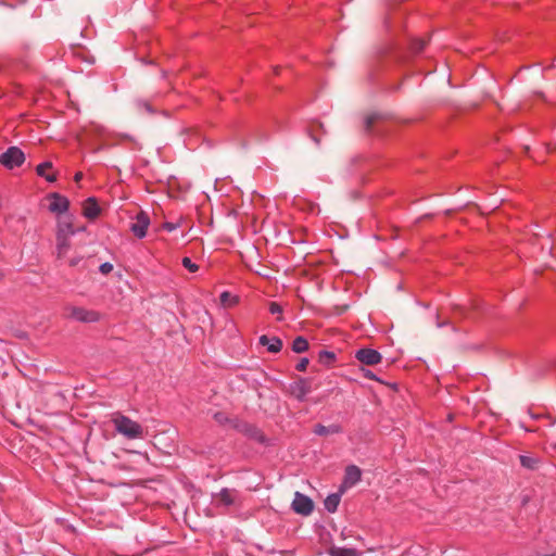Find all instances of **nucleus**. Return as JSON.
Segmentation results:
<instances>
[{"label":"nucleus","mask_w":556,"mask_h":556,"mask_svg":"<svg viewBox=\"0 0 556 556\" xmlns=\"http://www.w3.org/2000/svg\"><path fill=\"white\" fill-rule=\"evenodd\" d=\"M111 421L116 432L128 440L142 439L144 435V428L139 422L119 412L112 414Z\"/></svg>","instance_id":"1"},{"label":"nucleus","mask_w":556,"mask_h":556,"mask_svg":"<svg viewBox=\"0 0 556 556\" xmlns=\"http://www.w3.org/2000/svg\"><path fill=\"white\" fill-rule=\"evenodd\" d=\"M66 312L68 318L80 323H97L101 318L99 312L80 306H68L66 307Z\"/></svg>","instance_id":"2"},{"label":"nucleus","mask_w":556,"mask_h":556,"mask_svg":"<svg viewBox=\"0 0 556 556\" xmlns=\"http://www.w3.org/2000/svg\"><path fill=\"white\" fill-rule=\"evenodd\" d=\"M25 162L24 152L17 147H10L0 154V164L9 169L21 166Z\"/></svg>","instance_id":"3"},{"label":"nucleus","mask_w":556,"mask_h":556,"mask_svg":"<svg viewBox=\"0 0 556 556\" xmlns=\"http://www.w3.org/2000/svg\"><path fill=\"white\" fill-rule=\"evenodd\" d=\"M150 226V217L147 212L140 211L134 218L130 230L134 236L138 239H142L147 235V230Z\"/></svg>","instance_id":"4"},{"label":"nucleus","mask_w":556,"mask_h":556,"mask_svg":"<svg viewBox=\"0 0 556 556\" xmlns=\"http://www.w3.org/2000/svg\"><path fill=\"white\" fill-rule=\"evenodd\" d=\"M355 358L366 366H375L381 363L382 355L374 349L364 348L355 352Z\"/></svg>","instance_id":"5"},{"label":"nucleus","mask_w":556,"mask_h":556,"mask_svg":"<svg viewBox=\"0 0 556 556\" xmlns=\"http://www.w3.org/2000/svg\"><path fill=\"white\" fill-rule=\"evenodd\" d=\"M292 508L295 513L307 516L313 511L314 504L309 497L300 492H296L292 502Z\"/></svg>","instance_id":"6"},{"label":"nucleus","mask_w":556,"mask_h":556,"mask_svg":"<svg viewBox=\"0 0 556 556\" xmlns=\"http://www.w3.org/2000/svg\"><path fill=\"white\" fill-rule=\"evenodd\" d=\"M49 211L56 214L65 213L68 210L70 201L66 197L60 193H52L48 197Z\"/></svg>","instance_id":"7"},{"label":"nucleus","mask_w":556,"mask_h":556,"mask_svg":"<svg viewBox=\"0 0 556 556\" xmlns=\"http://www.w3.org/2000/svg\"><path fill=\"white\" fill-rule=\"evenodd\" d=\"M362 471L355 465H350L345 468L343 485L346 488H351L355 485L358 481H361Z\"/></svg>","instance_id":"8"},{"label":"nucleus","mask_w":556,"mask_h":556,"mask_svg":"<svg viewBox=\"0 0 556 556\" xmlns=\"http://www.w3.org/2000/svg\"><path fill=\"white\" fill-rule=\"evenodd\" d=\"M100 214V207L94 198H88L83 203V215L88 219H96Z\"/></svg>","instance_id":"9"},{"label":"nucleus","mask_w":556,"mask_h":556,"mask_svg":"<svg viewBox=\"0 0 556 556\" xmlns=\"http://www.w3.org/2000/svg\"><path fill=\"white\" fill-rule=\"evenodd\" d=\"M258 343L262 346H266L267 351L270 353H278L282 349V341L278 337L269 338V337L263 334L260 337Z\"/></svg>","instance_id":"10"},{"label":"nucleus","mask_w":556,"mask_h":556,"mask_svg":"<svg viewBox=\"0 0 556 556\" xmlns=\"http://www.w3.org/2000/svg\"><path fill=\"white\" fill-rule=\"evenodd\" d=\"M219 504L224 506H231L236 503L237 491L228 488H223L219 493L215 495Z\"/></svg>","instance_id":"11"},{"label":"nucleus","mask_w":556,"mask_h":556,"mask_svg":"<svg viewBox=\"0 0 556 556\" xmlns=\"http://www.w3.org/2000/svg\"><path fill=\"white\" fill-rule=\"evenodd\" d=\"M75 232L71 217L59 218L56 236L72 237Z\"/></svg>","instance_id":"12"},{"label":"nucleus","mask_w":556,"mask_h":556,"mask_svg":"<svg viewBox=\"0 0 556 556\" xmlns=\"http://www.w3.org/2000/svg\"><path fill=\"white\" fill-rule=\"evenodd\" d=\"M38 176L46 178L47 181L53 182L56 180V174L53 170L51 162H43L36 167Z\"/></svg>","instance_id":"13"},{"label":"nucleus","mask_w":556,"mask_h":556,"mask_svg":"<svg viewBox=\"0 0 556 556\" xmlns=\"http://www.w3.org/2000/svg\"><path fill=\"white\" fill-rule=\"evenodd\" d=\"M71 249V237L56 236V255L63 258Z\"/></svg>","instance_id":"14"},{"label":"nucleus","mask_w":556,"mask_h":556,"mask_svg":"<svg viewBox=\"0 0 556 556\" xmlns=\"http://www.w3.org/2000/svg\"><path fill=\"white\" fill-rule=\"evenodd\" d=\"M219 301H220V305L224 308H231L239 304L240 298H239V295L231 294L228 291H224V292H222V294L219 296Z\"/></svg>","instance_id":"15"},{"label":"nucleus","mask_w":556,"mask_h":556,"mask_svg":"<svg viewBox=\"0 0 556 556\" xmlns=\"http://www.w3.org/2000/svg\"><path fill=\"white\" fill-rule=\"evenodd\" d=\"M342 432V427L339 425H330L328 427L318 424L314 427V433L317 435L337 434Z\"/></svg>","instance_id":"16"},{"label":"nucleus","mask_w":556,"mask_h":556,"mask_svg":"<svg viewBox=\"0 0 556 556\" xmlns=\"http://www.w3.org/2000/svg\"><path fill=\"white\" fill-rule=\"evenodd\" d=\"M328 554L330 556H361V554L355 548H346L339 546L330 547Z\"/></svg>","instance_id":"17"},{"label":"nucleus","mask_w":556,"mask_h":556,"mask_svg":"<svg viewBox=\"0 0 556 556\" xmlns=\"http://www.w3.org/2000/svg\"><path fill=\"white\" fill-rule=\"evenodd\" d=\"M308 341L304 337H296L292 342V350L295 353H304L308 350Z\"/></svg>","instance_id":"18"},{"label":"nucleus","mask_w":556,"mask_h":556,"mask_svg":"<svg viewBox=\"0 0 556 556\" xmlns=\"http://www.w3.org/2000/svg\"><path fill=\"white\" fill-rule=\"evenodd\" d=\"M336 361V354L330 351L323 350L318 354V362L325 366H331Z\"/></svg>","instance_id":"19"},{"label":"nucleus","mask_w":556,"mask_h":556,"mask_svg":"<svg viewBox=\"0 0 556 556\" xmlns=\"http://www.w3.org/2000/svg\"><path fill=\"white\" fill-rule=\"evenodd\" d=\"M340 504V495L339 494H330L325 500V508L329 513H334Z\"/></svg>","instance_id":"20"},{"label":"nucleus","mask_w":556,"mask_h":556,"mask_svg":"<svg viewBox=\"0 0 556 556\" xmlns=\"http://www.w3.org/2000/svg\"><path fill=\"white\" fill-rule=\"evenodd\" d=\"M308 392L309 388L305 380H301L300 382H298L293 389V393L300 401H303Z\"/></svg>","instance_id":"21"},{"label":"nucleus","mask_w":556,"mask_h":556,"mask_svg":"<svg viewBox=\"0 0 556 556\" xmlns=\"http://www.w3.org/2000/svg\"><path fill=\"white\" fill-rule=\"evenodd\" d=\"M427 43H428V40L425 38H414L410 41L409 49L413 53L417 54V53H420L421 51H424Z\"/></svg>","instance_id":"22"},{"label":"nucleus","mask_w":556,"mask_h":556,"mask_svg":"<svg viewBox=\"0 0 556 556\" xmlns=\"http://www.w3.org/2000/svg\"><path fill=\"white\" fill-rule=\"evenodd\" d=\"M519 458H520L521 466L525 468H529V469L536 468V465L539 463V460L536 458L526 456V455H521Z\"/></svg>","instance_id":"23"},{"label":"nucleus","mask_w":556,"mask_h":556,"mask_svg":"<svg viewBox=\"0 0 556 556\" xmlns=\"http://www.w3.org/2000/svg\"><path fill=\"white\" fill-rule=\"evenodd\" d=\"M269 313L277 316V320L281 321L283 319L282 317V306L278 304L277 302H270L268 306Z\"/></svg>","instance_id":"24"},{"label":"nucleus","mask_w":556,"mask_h":556,"mask_svg":"<svg viewBox=\"0 0 556 556\" xmlns=\"http://www.w3.org/2000/svg\"><path fill=\"white\" fill-rule=\"evenodd\" d=\"M381 118V116L377 113H372V114H369L366 118H365V128L368 132L371 131L372 129V126L375 123H377L379 119Z\"/></svg>","instance_id":"25"},{"label":"nucleus","mask_w":556,"mask_h":556,"mask_svg":"<svg viewBox=\"0 0 556 556\" xmlns=\"http://www.w3.org/2000/svg\"><path fill=\"white\" fill-rule=\"evenodd\" d=\"M181 264L190 273H197L199 270V265L192 262V260L188 256H185L181 260Z\"/></svg>","instance_id":"26"},{"label":"nucleus","mask_w":556,"mask_h":556,"mask_svg":"<svg viewBox=\"0 0 556 556\" xmlns=\"http://www.w3.org/2000/svg\"><path fill=\"white\" fill-rule=\"evenodd\" d=\"M99 270L103 275H108V274H110L113 270V265L111 263H108V262L103 263V264L100 265Z\"/></svg>","instance_id":"27"},{"label":"nucleus","mask_w":556,"mask_h":556,"mask_svg":"<svg viewBox=\"0 0 556 556\" xmlns=\"http://www.w3.org/2000/svg\"><path fill=\"white\" fill-rule=\"evenodd\" d=\"M308 365V358L303 357L300 359V362L296 364V370L299 371H305Z\"/></svg>","instance_id":"28"},{"label":"nucleus","mask_w":556,"mask_h":556,"mask_svg":"<svg viewBox=\"0 0 556 556\" xmlns=\"http://www.w3.org/2000/svg\"><path fill=\"white\" fill-rule=\"evenodd\" d=\"M362 371H363V376L365 378H367L369 380H375V381L378 380L377 376L371 370L362 368Z\"/></svg>","instance_id":"29"},{"label":"nucleus","mask_w":556,"mask_h":556,"mask_svg":"<svg viewBox=\"0 0 556 556\" xmlns=\"http://www.w3.org/2000/svg\"><path fill=\"white\" fill-rule=\"evenodd\" d=\"M79 261H80L79 258H71L68 261V265L70 266H76L79 263Z\"/></svg>","instance_id":"30"},{"label":"nucleus","mask_w":556,"mask_h":556,"mask_svg":"<svg viewBox=\"0 0 556 556\" xmlns=\"http://www.w3.org/2000/svg\"><path fill=\"white\" fill-rule=\"evenodd\" d=\"M142 106L144 108V110H147L148 112L152 113L153 110L151 109L150 104L147 103V102H142Z\"/></svg>","instance_id":"31"},{"label":"nucleus","mask_w":556,"mask_h":556,"mask_svg":"<svg viewBox=\"0 0 556 556\" xmlns=\"http://www.w3.org/2000/svg\"><path fill=\"white\" fill-rule=\"evenodd\" d=\"M81 177H83V174H81V173H76V174H75V180H76V181H79V180L81 179Z\"/></svg>","instance_id":"32"},{"label":"nucleus","mask_w":556,"mask_h":556,"mask_svg":"<svg viewBox=\"0 0 556 556\" xmlns=\"http://www.w3.org/2000/svg\"><path fill=\"white\" fill-rule=\"evenodd\" d=\"M165 228H166L167 230H173V229H174V226H173V225H170V224H166V225H165Z\"/></svg>","instance_id":"33"}]
</instances>
